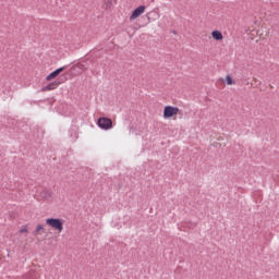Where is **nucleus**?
<instances>
[{"label":"nucleus","mask_w":279,"mask_h":279,"mask_svg":"<svg viewBox=\"0 0 279 279\" xmlns=\"http://www.w3.org/2000/svg\"><path fill=\"white\" fill-rule=\"evenodd\" d=\"M46 223L53 230H57L59 233L62 232V230H64V222H62V219L47 218Z\"/></svg>","instance_id":"obj_1"},{"label":"nucleus","mask_w":279,"mask_h":279,"mask_svg":"<svg viewBox=\"0 0 279 279\" xmlns=\"http://www.w3.org/2000/svg\"><path fill=\"white\" fill-rule=\"evenodd\" d=\"M97 125L100 130H112V120L109 118H99Z\"/></svg>","instance_id":"obj_2"},{"label":"nucleus","mask_w":279,"mask_h":279,"mask_svg":"<svg viewBox=\"0 0 279 279\" xmlns=\"http://www.w3.org/2000/svg\"><path fill=\"white\" fill-rule=\"evenodd\" d=\"M180 112L178 107L167 106L163 109V119H171V117H175Z\"/></svg>","instance_id":"obj_3"},{"label":"nucleus","mask_w":279,"mask_h":279,"mask_svg":"<svg viewBox=\"0 0 279 279\" xmlns=\"http://www.w3.org/2000/svg\"><path fill=\"white\" fill-rule=\"evenodd\" d=\"M146 10L145 5H140L137 7L131 14L130 16V21H136V19H138V16H141V14H143Z\"/></svg>","instance_id":"obj_4"},{"label":"nucleus","mask_w":279,"mask_h":279,"mask_svg":"<svg viewBox=\"0 0 279 279\" xmlns=\"http://www.w3.org/2000/svg\"><path fill=\"white\" fill-rule=\"evenodd\" d=\"M64 69H66V66H61L57 70H54L53 72H51L47 77V82H51V80L58 77L60 75V73H62V71H64Z\"/></svg>","instance_id":"obj_5"},{"label":"nucleus","mask_w":279,"mask_h":279,"mask_svg":"<svg viewBox=\"0 0 279 279\" xmlns=\"http://www.w3.org/2000/svg\"><path fill=\"white\" fill-rule=\"evenodd\" d=\"M60 86V82H52L50 84H48L47 86H45L43 88V90H56V88Z\"/></svg>","instance_id":"obj_6"},{"label":"nucleus","mask_w":279,"mask_h":279,"mask_svg":"<svg viewBox=\"0 0 279 279\" xmlns=\"http://www.w3.org/2000/svg\"><path fill=\"white\" fill-rule=\"evenodd\" d=\"M211 36L215 40H223V34H221V31H214Z\"/></svg>","instance_id":"obj_7"},{"label":"nucleus","mask_w":279,"mask_h":279,"mask_svg":"<svg viewBox=\"0 0 279 279\" xmlns=\"http://www.w3.org/2000/svg\"><path fill=\"white\" fill-rule=\"evenodd\" d=\"M226 82H227L228 86H232V84H234V81L232 80V77L230 75L226 76Z\"/></svg>","instance_id":"obj_8"},{"label":"nucleus","mask_w":279,"mask_h":279,"mask_svg":"<svg viewBox=\"0 0 279 279\" xmlns=\"http://www.w3.org/2000/svg\"><path fill=\"white\" fill-rule=\"evenodd\" d=\"M40 230H45V226L38 225V226L36 227L35 234H38V232H40Z\"/></svg>","instance_id":"obj_9"},{"label":"nucleus","mask_w":279,"mask_h":279,"mask_svg":"<svg viewBox=\"0 0 279 279\" xmlns=\"http://www.w3.org/2000/svg\"><path fill=\"white\" fill-rule=\"evenodd\" d=\"M24 232H27V227H24V228H22V229L20 230V233H21V234H24Z\"/></svg>","instance_id":"obj_10"},{"label":"nucleus","mask_w":279,"mask_h":279,"mask_svg":"<svg viewBox=\"0 0 279 279\" xmlns=\"http://www.w3.org/2000/svg\"><path fill=\"white\" fill-rule=\"evenodd\" d=\"M0 260H1V257H0Z\"/></svg>","instance_id":"obj_11"}]
</instances>
